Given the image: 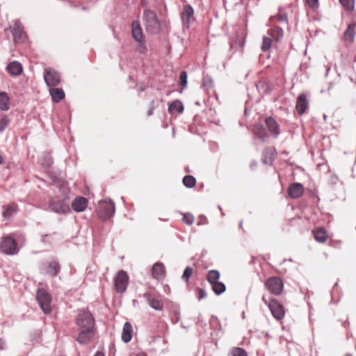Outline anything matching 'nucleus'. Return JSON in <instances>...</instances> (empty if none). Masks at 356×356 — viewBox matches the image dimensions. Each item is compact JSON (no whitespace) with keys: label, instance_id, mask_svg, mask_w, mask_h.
I'll list each match as a JSON object with an SVG mask.
<instances>
[{"label":"nucleus","instance_id":"16","mask_svg":"<svg viewBox=\"0 0 356 356\" xmlns=\"http://www.w3.org/2000/svg\"><path fill=\"white\" fill-rule=\"evenodd\" d=\"M309 106V102L305 94H300L296 101V109L299 115L304 114Z\"/></svg>","mask_w":356,"mask_h":356},{"label":"nucleus","instance_id":"28","mask_svg":"<svg viewBox=\"0 0 356 356\" xmlns=\"http://www.w3.org/2000/svg\"><path fill=\"white\" fill-rule=\"evenodd\" d=\"M315 240L319 243H324L327 240V235L325 229L318 227L312 232Z\"/></svg>","mask_w":356,"mask_h":356},{"label":"nucleus","instance_id":"50","mask_svg":"<svg viewBox=\"0 0 356 356\" xmlns=\"http://www.w3.org/2000/svg\"><path fill=\"white\" fill-rule=\"evenodd\" d=\"M51 163H52L51 159L49 158L47 163L45 165L48 166V165H51Z\"/></svg>","mask_w":356,"mask_h":356},{"label":"nucleus","instance_id":"52","mask_svg":"<svg viewBox=\"0 0 356 356\" xmlns=\"http://www.w3.org/2000/svg\"><path fill=\"white\" fill-rule=\"evenodd\" d=\"M344 356H352V355L348 353V354L345 355Z\"/></svg>","mask_w":356,"mask_h":356},{"label":"nucleus","instance_id":"25","mask_svg":"<svg viewBox=\"0 0 356 356\" xmlns=\"http://www.w3.org/2000/svg\"><path fill=\"white\" fill-rule=\"evenodd\" d=\"M252 131L258 138L261 139L263 141H264L268 136L265 128L261 123H257L254 124L252 129Z\"/></svg>","mask_w":356,"mask_h":356},{"label":"nucleus","instance_id":"34","mask_svg":"<svg viewBox=\"0 0 356 356\" xmlns=\"http://www.w3.org/2000/svg\"><path fill=\"white\" fill-rule=\"evenodd\" d=\"M220 273L216 270H211L207 273V280L211 284L218 282L220 279Z\"/></svg>","mask_w":356,"mask_h":356},{"label":"nucleus","instance_id":"18","mask_svg":"<svg viewBox=\"0 0 356 356\" xmlns=\"http://www.w3.org/2000/svg\"><path fill=\"white\" fill-rule=\"evenodd\" d=\"M265 124L270 135L274 138H277L280 135V126L274 118L268 117L265 120Z\"/></svg>","mask_w":356,"mask_h":356},{"label":"nucleus","instance_id":"38","mask_svg":"<svg viewBox=\"0 0 356 356\" xmlns=\"http://www.w3.org/2000/svg\"><path fill=\"white\" fill-rule=\"evenodd\" d=\"M342 6L347 10L350 11L354 8L355 0H339Z\"/></svg>","mask_w":356,"mask_h":356},{"label":"nucleus","instance_id":"24","mask_svg":"<svg viewBox=\"0 0 356 356\" xmlns=\"http://www.w3.org/2000/svg\"><path fill=\"white\" fill-rule=\"evenodd\" d=\"M133 334V327L131 324L129 322H126L124 324L122 333V340L124 343H128L131 341L132 338Z\"/></svg>","mask_w":356,"mask_h":356},{"label":"nucleus","instance_id":"51","mask_svg":"<svg viewBox=\"0 0 356 356\" xmlns=\"http://www.w3.org/2000/svg\"><path fill=\"white\" fill-rule=\"evenodd\" d=\"M3 156L0 154V165H1V163H3Z\"/></svg>","mask_w":356,"mask_h":356},{"label":"nucleus","instance_id":"10","mask_svg":"<svg viewBox=\"0 0 356 356\" xmlns=\"http://www.w3.org/2000/svg\"><path fill=\"white\" fill-rule=\"evenodd\" d=\"M115 288L118 293H124L127 288L129 284V276L123 270L118 271L115 277Z\"/></svg>","mask_w":356,"mask_h":356},{"label":"nucleus","instance_id":"15","mask_svg":"<svg viewBox=\"0 0 356 356\" xmlns=\"http://www.w3.org/2000/svg\"><path fill=\"white\" fill-rule=\"evenodd\" d=\"M115 211V204L112 201L105 202L101 205L100 217L107 220L113 216Z\"/></svg>","mask_w":356,"mask_h":356},{"label":"nucleus","instance_id":"27","mask_svg":"<svg viewBox=\"0 0 356 356\" xmlns=\"http://www.w3.org/2000/svg\"><path fill=\"white\" fill-rule=\"evenodd\" d=\"M267 33L275 42H279L283 37L282 29L277 26L269 29Z\"/></svg>","mask_w":356,"mask_h":356},{"label":"nucleus","instance_id":"44","mask_svg":"<svg viewBox=\"0 0 356 356\" xmlns=\"http://www.w3.org/2000/svg\"><path fill=\"white\" fill-rule=\"evenodd\" d=\"M213 85V81L211 79L204 78L202 82V86L211 88Z\"/></svg>","mask_w":356,"mask_h":356},{"label":"nucleus","instance_id":"19","mask_svg":"<svg viewBox=\"0 0 356 356\" xmlns=\"http://www.w3.org/2000/svg\"><path fill=\"white\" fill-rule=\"evenodd\" d=\"M143 296L146 298L148 305L154 309L161 311L163 309V303L161 300L156 298L149 293H145Z\"/></svg>","mask_w":356,"mask_h":356},{"label":"nucleus","instance_id":"33","mask_svg":"<svg viewBox=\"0 0 356 356\" xmlns=\"http://www.w3.org/2000/svg\"><path fill=\"white\" fill-rule=\"evenodd\" d=\"M355 36V26L354 25H348L347 29L343 33L344 40L352 42L353 41Z\"/></svg>","mask_w":356,"mask_h":356},{"label":"nucleus","instance_id":"40","mask_svg":"<svg viewBox=\"0 0 356 356\" xmlns=\"http://www.w3.org/2000/svg\"><path fill=\"white\" fill-rule=\"evenodd\" d=\"M192 274H193V268L190 266H187L185 268L184 273L182 275V279L184 281L188 282L189 277L192 275Z\"/></svg>","mask_w":356,"mask_h":356},{"label":"nucleus","instance_id":"49","mask_svg":"<svg viewBox=\"0 0 356 356\" xmlns=\"http://www.w3.org/2000/svg\"><path fill=\"white\" fill-rule=\"evenodd\" d=\"M94 356H104V354L102 352H97Z\"/></svg>","mask_w":356,"mask_h":356},{"label":"nucleus","instance_id":"4","mask_svg":"<svg viewBox=\"0 0 356 356\" xmlns=\"http://www.w3.org/2000/svg\"><path fill=\"white\" fill-rule=\"evenodd\" d=\"M0 250L7 255L15 254L18 252L17 243L11 236L2 237L0 243Z\"/></svg>","mask_w":356,"mask_h":356},{"label":"nucleus","instance_id":"2","mask_svg":"<svg viewBox=\"0 0 356 356\" xmlns=\"http://www.w3.org/2000/svg\"><path fill=\"white\" fill-rule=\"evenodd\" d=\"M131 35L134 40L138 43V49L140 53L146 51L145 38L143 34L140 22L134 20L131 22Z\"/></svg>","mask_w":356,"mask_h":356},{"label":"nucleus","instance_id":"7","mask_svg":"<svg viewBox=\"0 0 356 356\" xmlns=\"http://www.w3.org/2000/svg\"><path fill=\"white\" fill-rule=\"evenodd\" d=\"M41 273L49 276L55 277L60 270V265L57 260L44 262L40 267Z\"/></svg>","mask_w":356,"mask_h":356},{"label":"nucleus","instance_id":"29","mask_svg":"<svg viewBox=\"0 0 356 356\" xmlns=\"http://www.w3.org/2000/svg\"><path fill=\"white\" fill-rule=\"evenodd\" d=\"M8 72L13 75H19L22 72V66L17 61L11 62L7 66Z\"/></svg>","mask_w":356,"mask_h":356},{"label":"nucleus","instance_id":"22","mask_svg":"<svg viewBox=\"0 0 356 356\" xmlns=\"http://www.w3.org/2000/svg\"><path fill=\"white\" fill-rule=\"evenodd\" d=\"M277 152L275 147H268L263 152L262 161L265 164L270 165L276 158Z\"/></svg>","mask_w":356,"mask_h":356},{"label":"nucleus","instance_id":"45","mask_svg":"<svg viewBox=\"0 0 356 356\" xmlns=\"http://www.w3.org/2000/svg\"><path fill=\"white\" fill-rule=\"evenodd\" d=\"M307 3L311 8H316L318 6V0H306Z\"/></svg>","mask_w":356,"mask_h":356},{"label":"nucleus","instance_id":"11","mask_svg":"<svg viewBox=\"0 0 356 356\" xmlns=\"http://www.w3.org/2000/svg\"><path fill=\"white\" fill-rule=\"evenodd\" d=\"M44 79L48 86H55L60 83V76L58 72L51 69L44 70Z\"/></svg>","mask_w":356,"mask_h":356},{"label":"nucleus","instance_id":"43","mask_svg":"<svg viewBox=\"0 0 356 356\" xmlns=\"http://www.w3.org/2000/svg\"><path fill=\"white\" fill-rule=\"evenodd\" d=\"M180 84L185 87L187 84V73L186 71H182L179 76Z\"/></svg>","mask_w":356,"mask_h":356},{"label":"nucleus","instance_id":"39","mask_svg":"<svg viewBox=\"0 0 356 356\" xmlns=\"http://www.w3.org/2000/svg\"><path fill=\"white\" fill-rule=\"evenodd\" d=\"M8 118L3 115L0 116V133L3 132L9 124Z\"/></svg>","mask_w":356,"mask_h":356},{"label":"nucleus","instance_id":"31","mask_svg":"<svg viewBox=\"0 0 356 356\" xmlns=\"http://www.w3.org/2000/svg\"><path fill=\"white\" fill-rule=\"evenodd\" d=\"M212 291L217 296H219L224 293L226 290V286L223 282H216L211 284Z\"/></svg>","mask_w":356,"mask_h":356},{"label":"nucleus","instance_id":"1","mask_svg":"<svg viewBox=\"0 0 356 356\" xmlns=\"http://www.w3.org/2000/svg\"><path fill=\"white\" fill-rule=\"evenodd\" d=\"M143 20L147 32L154 33L159 31L160 25L154 12L150 10H145Z\"/></svg>","mask_w":356,"mask_h":356},{"label":"nucleus","instance_id":"20","mask_svg":"<svg viewBox=\"0 0 356 356\" xmlns=\"http://www.w3.org/2000/svg\"><path fill=\"white\" fill-rule=\"evenodd\" d=\"M19 210L18 205L15 203H10L3 207L2 216L6 220H10Z\"/></svg>","mask_w":356,"mask_h":356},{"label":"nucleus","instance_id":"23","mask_svg":"<svg viewBox=\"0 0 356 356\" xmlns=\"http://www.w3.org/2000/svg\"><path fill=\"white\" fill-rule=\"evenodd\" d=\"M152 275L154 279L158 280H163L165 276V269L164 265L161 262H156L154 264L152 267Z\"/></svg>","mask_w":356,"mask_h":356},{"label":"nucleus","instance_id":"26","mask_svg":"<svg viewBox=\"0 0 356 356\" xmlns=\"http://www.w3.org/2000/svg\"><path fill=\"white\" fill-rule=\"evenodd\" d=\"M49 93L51 96L53 102L56 103H58L65 98V92L63 90L60 88H50Z\"/></svg>","mask_w":356,"mask_h":356},{"label":"nucleus","instance_id":"48","mask_svg":"<svg viewBox=\"0 0 356 356\" xmlns=\"http://www.w3.org/2000/svg\"><path fill=\"white\" fill-rule=\"evenodd\" d=\"M5 345L4 341L0 338V351L5 348Z\"/></svg>","mask_w":356,"mask_h":356},{"label":"nucleus","instance_id":"5","mask_svg":"<svg viewBox=\"0 0 356 356\" xmlns=\"http://www.w3.org/2000/svg\"><path fill=\"white\" fill-rule=\"evenodd\" d=\"M36 299L43 312L46 314H49L51 311V298L47 291L44 289H39L37 291Z\"/></svg>","mask_w":356,"mask_h":356},{"label":"nucleus","instance_id":"42","mask_svg":"<svg viewBox=\"0 0 356 356\" xmlns=\"http://www.w3.org/2000/svg\"><path fill=\"white\" fill-rule=\"evenodd\" d=\"M183 221L185 224L191 225L193 223L194 217L191 213H186L183 217Z\"/></svg>","mask_w":356,"mask_h":356},{"label":"nucleus","instance_id":"6","mask_svg":"<svg viewBox=\"0 0 356 356\" xmlns=\"http://www.w3.org/2000/svg\"><path fill=\"white\" fill-rule=\"evenodd\" d=\"M265 286L270 293L278 296L282 292L284 283L280 277L274 276L266 281Z\"/></svg>","mask_w":356,"mask_h":356},{"label":"nucleus","instance_id":"53","mask_svg":"<svg viewBox=\"0 0 356 356\" xmlns=\"http://www.w3.org/2000/svg\"><path fill=\"white\" fill-rule=\"evenodd\" d=\"M137 356H145V355H144L143 354H141V355H138Z\"/></svg>","mask_w":356,"mask_h":356},{"label":"nucleus","instance_id":"8","mask_svg":"<svg viewBox=\"0 0 356 356\" xmlns=\"http://www.w3.org/2000/svg\"><path fill=\"white\" fill-rule=\"evenodd\" d=\"M76 325L79 328L95 329V320L90 312L83 311L77 316Z\"/></svg>","mask_w":356,"mask_h":356},{"label":"nucleus","instance_id":"47","mask_svg":"<svg viewBox=\"0 0 356 356\" xmlns=\"http://www.w3.org/2000/svg\"><path fill=\"white\" fill-rule=\"evenodd\" d=\"M154 109V102H152V106H151L150 108L149 109V111L147 112V115L149 116H150V115H152L153 114Z\"/></svg>","mask_w":356,"mask_h":356},{"label":"nucleus","instance_id":"9","mask_svg":"<svg viewBox=\"0 0 356 356\" xmlns=\"http://www.w3.org/2000/svg\"><path fill=\"white\" fill-rule=\"evenodd\" d=\"M66 197H54L49 201V207L57 213H66L70 211V207L66 202Z\"/></svg>","mask_w":356,"mask_h":356},{"label":"nucleus","instance_id":"46","mask_svg":"<svg viewBox=\"0 0 356 356\" xmlns=\"http://www.w3.org/2000/svg\"><path fill=\"white\" fill-rule=\"evenodd\" d=\"M286 19H287V16L286 15H280V16H278V21L279 22H285L286 21Z\"/></svg>","mask_w":356,"mask_h":356},{"label":"nucleus","instance_id":"37","mask_svg":"<svg viewBox=\"0 0 356 356\" xmlns=\"http://www.w3.org/2000/svg\"><path fill=\"white\" fill-rule=\"evenodd\" d=\"M229 356H248V353L242 348L234 347L229 352Z\"/></svg>","mask_w":356,"mask_h":356},{"label":"nucleus","instance_id":"21","mask_svg":"<svg viewBox=\"0 0 356 356\" xmlns=\"http://www.w3.org/2000/svg\"><path fill=\"white\" fill-rule=\"evenodd\" d=\"M88 201L83 197H76L72 203V208L76 212H83L87 208Z\"/></svg>","mask_w":356,"mask_h":356},{"label":"nucleus","instance_id":"14","mask_svg":"<svg viewBox=\"0 0 356 356\" xmlns=\"http://www.w3.org/2000/svg\"><path fill=\"white\" fill-rule=\"evenodd\" d=\"M81 332L76 338L80 344H88L95 336V329L80 328Z\"/></svg>","mask_w":356,"mask_h":356},{"label":"nucleus","instance_id":"12","mask_svg":"<svg viewBox=\"0 0 356 356\" xmlns=\"http://www.w3.org/2000/svg\"><path fill=\"white\" fill-rule=\"evenodd\" d=\"M181 18L183 26L185 28H189L191 22L195 20L194 10L191 5L186 4L184 6L183 10L181 13Z\"/></svg>","mask_w":356,"mask_h":356},{"label":"nucleus","instance_id":"17","mask_svg":"<svg viewBox=\"0 0 356 356\" xmlns=\"http://www.w3.org/2000/svg\"><path fill=\"white\" fill-rule=\"evenodd\" d=\"M304 187L300 183H293L288 188L289 196L293 199H297L302 195Z\"/></svg>","mask_w":356,"mask_h":356},{"label":"nucleus","instance_id":"3","mask_svg":"<svg viewBox=\"0 0 356 356\" xmlns=\"http://www.w3.org/2000/svg\"><path fill=\"white\" fill-rule=\"evenodd\" d=\"M262 301L268 306L275 318L282 320L284 318L285 314L284 307L276 299L268 300L265 296H263Z\"/></svg>","mask_w":356,"mask_h":356},{"label":"nucleus","instance_id":"13","mask_svg":"<svg viewBox=\"0 0 356 356\" xmlns=\"http://www.w3.org/2000/svg\"><path fill=\"white\" fill-rule=\"evenodd\" d=\"M13 25L10 26V31L12 32L14 40L17 42L24 41L25 38V33L23 30L21 22L15 19L13 21Z\"/></svg>","mask_w":356,"mask_h":356},{"label":"nucleus","instance_id":"41","mask_svg":"<svg viewBox=\"0 0 356 356\" xmlns=\"http://www.w3.org/2000/svg\"><path fill=\"white\" fill-rule=\"evenodd\" d=\"M195 295L198 300H201L207 296V292L201 288L195 289Z\"/></svg>","mask_w":356,"mask_h":356},{"label":"nucleus","instance_id":"35","mask_svg":"<svg viewBox=\"0 0 356 356\" xmlns=\"http://www.w3.org/2000/svg\"><path fill=\"white\" fill-rule=\"evenodd\" d=\"M273 41V40L268 35V33L266 34V35H264L263 37L262 44H261V51H264V52H266V51H268L270 49L271 46H272V42Z\"/></svg>","mask_w":356,"mask_h":356},{"label":"nucleus","instance_id":"32","mask_svg":"<svg viewBox=\"0 0 356 356\" xmlns=\"http://www.w3.org/2000/svg\"><path fill=\"white\" fill-rule=\"evenodd\" d=\"M0 109L3 111L9 109V97L4 92H0Z\"/></svg>","mask_w":356,"mask_h":356},{"label":"nucleus","instance_id":"30","mask_svg":"<svg viewBox=\"0 0 356 356\" xmlns=\"http://www.w3.org/2000/svg\"><path fill=\"white\" fill-rule=\"evenodd\" d=\"M184 111V105L179 100L173 101L168 107V111L170 113L177 112L179 113H182Z\"/></svg>","mask_w":356,"mask_h":356},{"label":"nucleus","instance_id":"36","mask_svg":"<svg viewBox=\"0 0 356 356\" xmlns=\"http://www.w3.org/2000/svg\"><path fill=\"white\" fill-rule=\"evenodd\" d=\"M183 184L187 188H193L195 186L196 179L192 175H186L183 178Z\"/></svg>","mask_w":356,"mask_h":356}]
</instances>
